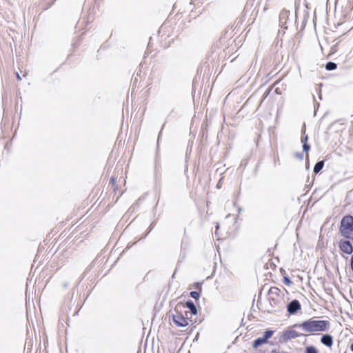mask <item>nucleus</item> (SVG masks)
Listing matches in <instances>:
<instances>
[{"label": "nucleus", "mask_w": 353, "mask_h": 353, "mask_svg": "<svg viewBox=\"0 0 353 353\" xmlns=\"http://www.w3.org/2000/svg\"><path fill=\"white\" fill-rule=\"evenodd\" d=\"M330 321L327 320H316L311 318L303 321L301 323L293 325V327H301L307 332H325L330 328Z\"/></svg>", "instance_id": "f257e3e1"}, {"label": "nucleus", "mask_w": 353, "mask_h": 353, "mask_svg": "<svg viewBox=\"0 0 353 353\" xmlns=\"http://www.w3.org/2000/svg\"><path fill=\"white\" fill-rule=\"evenodd\" d=\"M339 232L344 238L353 240V216L345 215L341 219Z\"/></svg>", "instance_id": "f03ea898"}, {"label": "nucleus", "mask_w": 353, "mask_h": 353, "mask_svg": "<svg viewBox=\"0 0 353 353\" xmlns=\"http://www.w3.org/2000/svg\"><path fill=\"white\" fill-rule=\"evenodd\" d=\"M182 305L178 304L175 308L174 311L176 312L175 314L172 315V320L173 323L177 326L180 327H184L188 325V312H185V316L179 311V307Z\"/></svg>", "instance_id": "7ed1b4c3"}, {"label": "nucleus", "mask_w": 353, "mask_h": 353, "mask_svg": "<svg viewBox=\"0 0 353 353\" xmlns=\"http://www.w3.org/2000/svg\"><path fill=\"white\" fill-rule=\"evenodd\" d=\"M305 336L304 334L299 333L296 332V330H285L282 332V334L281 335L279 342L280 343H284L288 342V341L296 339L297 337Z\"/></svg>", "instance_id": "20e7f679"}, {"label": "nucleus", "mask_w": 353, "mask_h": 353, "mask_svg": "<svg viewBox=\"0 0 353 353\" xmlns=\"http://www.w3.org/2000/svg\"><path fill=\"white\" fill-rule=\"evenodd\" d=\"M339 250L347 254H351L353 252V246L348 240H340L339 242Z\"/></svg>", "instance_id": "39448f33"}, {"label": "nucleus", "mask_w": 353, "mask_h": 353, "mask_svg": "<svg viewBox=\"0 0 353 353\" xmlns=\"http://www.w3.org/2000/svg\"><path fill=\"white\" fill-rule=\"evenodd\" d=\"M301 309V305L300 302L294 299L291 301L288 305H287V311L290 315H293L297 313L299 310Z\"/></svg>", "instance_id": "423d86ee"}, {"label": "nucleus", "mask_w": 353, "mask_h": 353, "mask_svg": "<svg viewBox=\"0 0 353 353\" xmlns=\"http://www.w3.org/2000/svg\"><path fill=\"white\" fill-rule=\"evenodd\" d=\"M290 13L289 10L283 9L279 14V26L281 28L288 29L286 26L287 21L288 20Z\"/></svg>", "instance_id": "0eeeda50"}, {"label": "nucleus", "mask_w": 353, "mask_h": 353, "mask_svg": "<svg viewBox=\"0 0 353 353\" xmlns=\"http://www.w3.org/2000/svg\"><path fill=\"white\" fill-rule=\"evenodd\" d=\"M94 262L93 261L88 267L86 268V269L84 270V272L82 273V274L80 276V279L79 281L77 283V284L75 285V286L72 288V295H71V299H72L73 296H74V290L76 288H78L80 282L85 278V276H86V274L93 268L94 267ZM70 302L72 301V299H70Z\"/></svg>", "instance_id": "6e6552de"}, {"label": "nucleus", "mask_w": 353, "mask_h": 353, "mask_svg": "<svg viewBox=\"0 0 353 353\" xmlns=\"http://www.w3.org/2000/svg\"><path fill=\"white\" fill-rule=\"evenodd\" d=\"M321 342L325 346L331 347L333 345V337L329 334H323Z\"/></svg>", "instance_id": "1a4fd4ad"}, {"label": "nucleus", "mask_w": 353, "mask_h": 353, "mask_svg": "<svg viewBox=\"0 0 353 353\" xmlns=\"http://www.w3.org/2000/svg\"><path fill=\"white\" fill-rule=\"evenodd\" d=\"M185 307L188 308L190 310V312L191 315H196L197 314V308L194 303V301L191 299H188L185 302Z\"/></svg>", "instance_id": "9d476101"}, {"label": "nucleus", "mask_w": 353, "mask_h": 353, "mask_svg": "<svg viewBox=\"0 0 353 353\" xmlns=\"http://www.w3.org/2000/svg\"><path fill=\"white\" fill-rule=\"evenodd\" d=\"M268 343V341L265 339V338L258 337L255 340L253 341L252 347L255 349L258 348L261 345L265 344Z\"/></svg>", "instance_id": "9b49d317"}, {"label": "nucleus", "mask_w": 353, "mask_h": 353, "mask_svg": "<svg viewBox=\"0 0 353 353\" xmlns=\"http://www.w3.org/2000/svg\"><path fill=\"white\" fill-rule=\"evenodd\" d=\"M325 165V160L319 161L314 165L313 172L314 174L319 173L323 168Z\"/></svg>", "instance_id": "f8f14e48"}, {"label": "nucleus", "mask_w": 353, "mask_h": 353, "mask_svg": "<svg viewBox=\"0 0 353 353\" xmlns=\"http://www.w3.org/2000/svg\"><path fill=\"white\" fill-rule=\"evenodd\" d=\"M305 130H306L305 124L303 123L302 128H301V133H302L301 143H307V141H308V135L307 134H305Z\"/></svg>", "instance_id": "ddd939ff"}, {"label": "nucleus", "mask_w": 353, "mask_h": 353, "mask_svg": "<svg viewBox=\"0 0 353 353\" xmlns=\"http://www.w3.org/2000/svg\"><path fill=\"white\" fill-rule=\"evenodd\" d=\"M161 134V130L160 131V132L159 134L158 140H157V150L156 157H155V168L156 169L160 164V159L159 157L158 152H159V139H160Z\"/></svg>", "instance_id": "4468645a"}, {"label": "nucleus", "mask_w": 353, "mask_h": 353, "mask_svg": "<svg viewBox=\"0 0 353 353\" xmlns=\"http://www.w3.org/2000/svg\"><path fill=\"white\" fill-rule=\"evenodd\" d=\"M325 69L328 71H332L337 68V64L332 61H328L325 64Z\"/></svg>", "instance_id": "2eb2a0df"}, {"label": "nucleus", "mask_w": 353, "mask_h": 353, "mask_svg": "<svg viewBox=\"0 0 353 353\" xmlns=\"http://www.w3.org/2000/svg\"><path fill=\"white\" fill-rule=\"evenodd\" d=\"M185 247H184V243L183 242H182L181 243V254H180V257H179V259L177 261V265H179V264L183 261V260L185 258Z\"/></svg>", "instance_id": "dca6fc26"}, {"label": "nucleus", "mask_w": 353, "mask_h": 353, "mask_svg": "<svg viewBox=\"0 0 353 353\" xmlns=\"http://www.w3.org/2000/svg\"><path fill=\"white\" fill-rule=\"evenodd\" d=\"M274 330H270V329H267L264 332H263V338H265V339L266 341H268L269 339H270L273 334H274Z\"/></svg>", "instance_id": "f3484780"}, {"label": "nucleus", "mask_w": 353, "mask_h": 353, "mask_svg": "<svg viewBox=\"0 0 353 353\" xmlns=\"http://www.w3.org/2000/svg\"><path fill=\"white\" fill-rule=\"evenodd\" d=\"M304 353H319V350L315 346L308 345L305 347Z\"/></svg>", "instance_id": "a211bd4d"}, {"label": "nucleus", "mask_w": 353, "mask_h": 353, "mask_svg": "<svg viewBox=\"0 0 353 353\" xmlns=\"http://www.w3.org/2000/svg\"><path fill=\"white\" fill-rule=\"evenodd\" d=\"M117 177L114 176H112L110 180V184H111V188H112L114 192H116L118 188L117 184Z\"/></svg>", "instance_id": "6ab92c4d"}, {"label": "nucleus", "mask_w": 353, "mask_h": 353, "mask_svg": "<svg viewBox=\"0 0 353 353\" xmlns=\"http://www.w3.org/2000/svg\"><path fill=\"white\" fill-rule=\"evenodd\" d=\"M280 290L275 286L271 287L269 289L268 294H275L276 296H279Z\"/></svg>", "instance_id": "aec40b11"}, {"label": "nucleus", "mask_w": 353, "mask_h": 353, "mask_svg": "<svg viewBox=\"0 0 353 353\" xmlns=\"http://www.w3.org/2000/svg\"><path fill=\"white\" fill-rule=\"evenodd\" d=\"M201 292L197 290L191 291L190 292V296L195 300H199L201 296Z\"/></svg>", "instance_id": "412c9836"}, {"label": "nucleus", "mask_w": 353, "mask_h": 353, "mask_svg": "<svg viewBox=\"0 0 353 353\" xmlns=\"http://www.w3.org/2000/svg\"><path fill=\"white\" fill-rule=\"evenodd\" d=\"M283 283L286 285H291L292 284V282L289 276H284L283 279Z\"/></svg>", "instance_id": "4be33fe9"}, {"label": "nucleus", "mask_w": 353, "mask_h": 353, "mask_svg": "<svg viewBox=\"0 0 353 353\" xmlns=\"http://www.w3.org/2000/svg\"><path fill=\"white\" fill-rule=\"evenodd\" d=\"M302 146H303V151L302 152H303V153L304 152H307L311 149L310 145L308 144L307 143H303Z\"/></svg>", "instance_id": "5701e85b"}, {"label": "nucleus", "mask_w": 353, "mask_h": 353, "mask_svg": "<svg viewBox=\"0 0 353 353\" xmlns=\"http://www.w3.org/2000/svg\"><path fill=\"white\" fill-rule=\"evenodd\" d=\"M294 157L296 158H297L298 159L302 161L304 158V153L303 152H295L294 153Z\"/></svg>", "instance_id": "b1692460"}, {"label": "nucleus", "mask_w": 353, "mask_h": 353, "mask_svg": "<svg viewBox=\"0 0 353 353\" xmlns=\"http://www.w3.org/2000/svg\"><path fill=\"white\" fill-rule=\"evenodd\" d=\"M194 286L197 290V291L201 292L202 287L201 283L196 282L194 283Z\"/></svg>", "instance_id": "393cba45"}, {"label": "nucleus", "mask_w": 353, "mask_h": 353, "mask_svg": "<svg viewBox=\"0 0 353 353\" xmlns=\"http://www.w3.org/2000/svg\"><path fill=\"white\" fill-rule=\"evenodd\" d=\"M54 3V1H52L51 2H48L46 3V6H45V8H43L44 10H48V8H50L53 4Z\"/></svg>", "instance_id": "a878e982"}, {"label": "nucleus", "mask_w": 353, "mask_h": 353, "mask_svg": "<svg viewBox=\"0 0 353 353\" xmlns=\"http://www.w3.org/2000/svg\"><path fill=\"white\" fill-rule=\"evenodd\" d=\"M308 15H309L308 12L305 11V15H304V18H303V24L304 26H305L306 21H307V18Z\"/></svg>", "instance_id": "bb28decb"}, {"label": "nucleus", "mask_w": 353, "mask_h": 353, "mask_svg": "<svg viewBox=\"0 0 353 353\" xmlns=\"http://www.w3.org/2000/svg\"><path fill=\"white\" fill-rule=\"evenodd\" d=\"M154 226V223L153 222V223H151V225H150V227L148 228V232L145 234V236H144V237H145V236L148 235V234L149 232H150V231L153 229Z\"/></svg>", "instance_id": "cd10ccee"}, {"label": "nucleus", "mask_w": 353, "mask_h": 353, "mask_svg": "<svg viewBox=\"0 0 353 353\" xmlns=\"http://www.w3.org/2000/svg\"><path fill=\"white\" fill-rule=\"evenodd\" d=\"M306 169H309L310 164H309V156L308 154L306 155V164H305Z\"/></svg>", "instance_id": "c85d7f7f"}, {"label": "nucleus", "mask_w": 353, "mask_h": 353, "mask_svg": "<svg viewBox=\"0 0 353 353\" xmlns=\"http://www.w3.org/2000/svg\"><path fill=\"white\" fill-rule=\"evenodd\" d=\"M350 266H351L352 271L353 272V255L352 256L351 259H350Z\"/></svg>", "instance_id": "c756f323"}, {"label": "nucleus", "mask_w": 353, "mask_h": 353, "mask_svg": "<svg viewBox=\"0 0 353 353\" xmlns=\"http://www.w3.org/2000/svg\"><path fill=\"white\" fill-rule=\"evenodd\" d=\"M68 285H69V283L68 282H65V283H63V289H66Z\"/></svg>", "instance_id": "7c9ffc66"}, {"label": "nucleus", "mask_w": 353, "mask_h": 353, "mask_svg": "<svg viewBox=\"0 0 353 353\" xmlns=\"http://www.w3.org/2000/svg\"><path fill=\"white\" fill-rule=\"evenodd\" d=\"M151 39H152V38L150 37V41H151ZM151 46H152V43L150 41H149L148 45V50H150Z\"/></svg>", "instance_id": "2f4dec72"}, {"label": "nucleus", "mask_w": 353, "mask_h": 353, "mask_svg": "<svg viewBox=\"0 0 353 353\" xmlns=\"http://www.w3.org/2000/svg\"><path fill=\"white\" fill-rule=\"evenodd\" d=\"M296 19H297V8H296V10H295V22L296 21Z\"/></svg>", "instance_id": "473e14b6"}, {"label": "nucleus", "mask_w": 353, "mask_h": 353, "mask_svg": "<svg viewBox=\"0 0 353 353\" xmlns=\"http://www.w3.org/2000/svg\"><path fill=\"white\" fill-rule=\"evenodd\" d=\"M17 79H18L19 80H21V77H20V75L19 74V73H18V72H17Z\"/></svg>", "instance_id": "72a5a7b5"}, {"label": "nucleus", "mask_w": 353, "mask_h": 353, "mask_svg": "<svg viewBox=\"0 0 353 353\" xmlns=\"http://www.w3.org/2000/svg\"><path fill=\"white\" fill-rule=\"evenodd\" d=\"M268 93H269V92H266L264 94L263 99L267 97V95H268Z\"/></svg>", "instance_id": "f704fd0d"}, {"label": "nucleus", "mask_w": 353, "mask_h": 353, "mask_svg": "<svg viewBox=\"0 0 353 353\" xmlns=\"http://www.w3.org/2000/svg\"><path fill=\"white\" fill-rule=\"evenodd\" d=\"M350 350L353 352V343L350 345Z\"/></svg>", "instance_id": "c9c22d12"}, {"label": "nucleus", "mask_w": 353, "mask_h": 353, "mask_svg": "<svg viewBox=\"0 0 353 353\" xmlns=\"http://www.w3.org/2000/svg\"><path fill=\"white\" fill-rule=\"evenodd\" d=\"M176 270H177V269H176V270H175V271H174V272L173 273V274H172V278H174V275H175V274H176Z\"/></svg>", "instance_id": "e433bc0d"}, {"label": "nucleus", "mask_w": 353, "mask_h": 353, "mask_svg": "<svg viewBox=\"0 0 353 353\" xmlns=\"http://www.w3.org/2000/svg\"><path fill=\"white\" fill-rule=\"evenodd\" d=\"M216 187L219 188L220 187V185L218 183Z\"/></svg>", "instance_id": "4c0bfd02"}, {"label": "nucleus", "mask_w": 353, "mask_h": 353, "mask_svg": "<svg viewBox=\"0 0 353 353\" xmlns=\"http://www.w3.org/2000/svg\"><path fill=\"white\" fill-rule=\"evenodd\" d=\"M54 1H55L56 0H54Z\"/></svg>", "instance_id": "58836bf2"}]
</instances>
